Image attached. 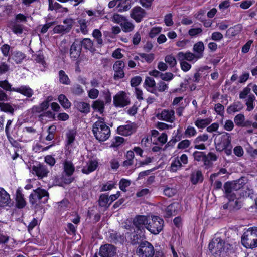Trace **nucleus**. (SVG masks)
<instances>
[{
    "mask_svg": "<svg viewBox=\"0 0 257 257\" xmlns=\"http://www.w3.org/2000/svg\"><path fill=\"white\" fill-rule=\"evenodd\" d=\"M92 131L96 139L99 141H104L110 136V128L101 121L94 123Z\"/></svg>",
    "mask_w": 257,
    "mask_h": 257,
    "instance_id": "1",
    "label": "nucleus"
},
{
    "mask_svg": "<svg viewBox=\"0 0 257 257\" xmlns=\"http://www.w3.org/2000/svg\"><path fill=\"white\" fill-rule=\"evenodd\" d=\"M242 245L248 248L257 247V227L249 228L241 237Z\"/></svg>",
    "mask_w": 257,
    "mask_h": 257,
    "instance_id": "2",
    "label": "nucleus"
},
{
    "mask_svg": "<svg viewBox=\"0 0 257 257\" xmlns=\"http://www.w3.org/2000/svg\"><path fill=\"white\" fill-rule=\"evenodd\" d=\"M49 198V194L48 192L44 190L38 188L33 190V192L29 196V201L32 205L38 203H46Z\"/></svg>",
    "mask_w": 257,
    "mask_h": 257,
    "instance_id": "3",
    "label": "nucleus"
},
{
    "mask_svg": "<svg viewBox=\"0 0 257 257\" xmlns=\"http://www.w3.org/2000/svg\"><path fill=\"white\" fill-rule=\"evenodd\" d=\"M136 252L138 257H154L155 248L150 242L144 240L138 246Z\"/></svg>",
    "mask_w": 257,
    "mask_h": 257,
    "instance_id": "4",
    "label": "nucleus"
},
{
    "mask_svg": "<svg viewBox=\"0 0 257 257\" xmlns=\"http://www.w3.org/2000/svg\"><path fill=\"white\" fill-rule=\"evenodd\" d=\"M164 221L160 217L157 216H151V219H149L148 224L146 226L150 232L154 235L158 234L163 229Z\"/></svg>",
    "mask_w": 257,
    "mask_h": 257,
    "instance_id": "5",
    "label": "nucleus"
},
{
    "mask_svg": "<svg viewBox=\"0 0 257 257\" xmlns=\"http://www.w3.org/2000/svg\"><path fill=\"white\" fill-rule=\"evenodd\" d=\"M215 148L217 151L221 152L231 144L230 135L224 133L216 136L214 140Z\"/></svg>",
    "mask_w": 257,
    "mask_h": 257,
    "instance_id": "6",
    "label": "nucleus"
},
{
    "mask_svg": "<svg viewBox=\"0 0 257 257\" xmlns=\"http://www.w3.org/2000/svg\"><path fill=\"white\" fill-rule=\"evenodd\" d=\"M63 22L65 25H57L54 27L53 29L54 34L64 35L69 33L75 23L74 19L71 18L64 19Z\"/></svg>",
    "mask_w": 257,
    "mask_h": 257,
    "instance_id": "7",
    "label": "nucleus"
},
{
    "mask_svg": "<svg viewBox=\"0 0 257 257\" xmlns=\"http://www.w3.org/2000/svg\"><path fill=\"white\" fill-rule=\"evenodd\" d=\"M208 248L213 254L219 256L224 251V242L220 238L212 240L209 244Z\"/></svg>",
    "mask_w": 257,
    "mask_h": 257,
    "instance_id": "8",
    "label": "nucleus"
},
{
    "mask_svg": "<svg viewBox=\"0 0 257 257\" xmlns=\"http://www.w3.org/2000/svg\"><path fill=\"white\" fill-rule=\"evenodd\" d=\"M149 219L145 215H137L133 219V223L138 230L142 232L148 224Z\"/></svg>",
    "mask_w": 257,
    "mask_h": 257,
    "instance_id": "9",
    "label": "nucleus"
},
{
    "mask_svg": "<svg viewBox=\"0 0 257 257\" xmlns=\"http://www.w3.org/2000/svg\"><path fill=\"white\" fill-rule=\"evenodd\" d=\"M130 103L126 94L120 92L113 97V104L116 107H123Z\"/></svg>",
    "mask_w": 257,
    "mask_h": 257,
    "instance_id": "10",
    "label": "nucleus"
},
{
    "mask_svg": "<svg viewBox=\"0 0 257 257\" xmlns=\"http://www.w3.org/2000/svg\"><path fill=\"white\" fill-rule=\"evenodd\" d=\"M132 0H113V11L122 12L128 10L131 6Z\"/></svg>",
    "mask_w": 257,
    "mask_h": 257,
    "instance_id": "11",
    "label": "nucleus"
},
{
    "mask_svg": "<svg viewBox=\"0 0 257 257\" xmlns=\"http://www.w3.org/2000/svg\"><path fill=\"white\" fill-rule=\"evenodd\" d=\"M146 15L145 10L140 6L134 7L131 11L130 16L137 23L140 22Z\"/></svg>",
    "mask_w": 257,
    "mask_h": 257,
    "instance_id": "12",
    "label": "nucleus"
},
{
    "mask_svg": "<svg viewBox=\"0 0 257 257\" xmlns=\"http://www.w3.org/2000/svg\"><path fill=\"white\" fill-rule=\"evenodd\" d=\"M80 45L79 40L77 39L75 40L71 46L70 55L74 60L77 59L81 54L82 48Z\"/></svg>",
    "mask_w": 257,
    "mask_h": 257,
    "instance_id": "13",
    "label": "nucleus"
},
{
    "mask_svg": "<svg viewBox=\"0 0 257 257\" xmlns=\"http://www.w3.org/2000/svg\"><path fill=\"white\" fill-rule=\"evenodd\" d=\"M98 162L95 160H90L86 163L85 166H84L82 172L84 174H88L90 173L95 171L98 167Z\"/></svg>",
    "mask_w": 257,
    "mask_h": 257,
    "instance_id": "14",
    "label": "nucleus"
},
{
    "mask_svg": "<svg viewBox=\"0 0 257 257\" xmlns=\"http://www.w3.org/2000/svg\"><path fill=\"white\" fill-rule=\"evenodd\" d=\"M32 169L36 174L41 178L47 176L49 173V171L46 166L41 164H39L37 166H33Z\"/></svg>",
    "mask_w": 257,
    "mask_h": 257,
    "instance_id": "15",
    "label": "nucleus"
},
{
    "mask_svg": "<svg viewBox=\"0 0 257 257\" xmlns=\"http://www.w3.org/2000/svg\"><path fill=\"white\" fill-rule=\"evenodd\" d=\"M99 254L101 257H112V245L106 244L102 245L99 250ZM94 257H98L96 255Z\"/></svg>",
    "mask_w": 257,
    "mask_h": 257,
    "instance_id": "16",
    "label": "nucleus"
},
{
    "mask_svg": "<svg viewBox=\"0 0 257 257\" xmlns=\"http://www.w3.org/2000/svg\"><path fill=\"white\" fill-rule=\"evenodd\" d=\"M177 57L180 61L186 60L189 61L193 60L196 61L199 58H197V55L191 52L183 53L180 52L177 54Z\"/></svg>",
    "mask_w": 257,
    "mask_h": 257,
    "instance_id": "17",
    "label": "nucleus"
},
{
    "mask_svg": "<svg viewBox=\"0 0 257 257\" xmlns=\"http://www.w3.org/2000/svg\"><path fill=\"white\" fill-rule=\"evenodd\" d=\"M13 91L20 93L27 97H31L33 94L32 89L27 86H21L19 88H13Z\"/></svg>",
    "mask_w": 257,
    "mask_h": 257,
    "instance_id": "18",
    "label": "nucleus"
},
{
    "mask_svg": "<svg viewBox=\"0 0 257 257\" xmlns=\"http://www.w3.org/2000/svg\"><path fill=\"white\" fill-rule=\"evenodd\" d=\"M117 133L122 136H129L133 133L132 126L130 124L119 126L117 129Z\"/></svg>",
    "mask_w": 257,
    "mask_h": 257,
    "instance_id": "19",
    "label": "nucleus"
},
{
    "mask_svg": "<svg viewBox=\"0 0 257 257\" xmlns=\"http://www.w3.org/2000/svg\"><path fill=\"white\" fill-rule=\"evenodd\" d=\"M10 201L9 194L3 188H0V206L8 205Z\"/></svg>",
    "mask_w": 257,
    "mask_h": 257,
    "instance_id": "20",
    "label": "nucleus"
},
{
    "mask_svg": "<svg viewBox=\"0 0 257 257\" xmlns=\"http://www.w3.org/2000/svg\"><path fill=\"white\" fill-rule=\"evenodd\" d=\"M204 50V45L202 42L199 41L195 43L193 46V51L196 53L197 58H201L203 57Z\"/></svg>",
    "mask_w": 257,
    "mask_h": 257,
    "instance_id": "21",
    "label": "nucleus"
},
{
    "mask_svg": "<svg viewBox=\"0 0 257 257\" xmlns=\"http://www.w3.org/2000/svg\"><path fill=\"white\" fill-rule=\"evenodd\" d=\"M144 85L148 87L147 90L152 93H155L156 89H155L156 82L154 79L151 77H147L145 79Z\"/></svg>",
    "mask_w": 257,
    "mask_h": 257,
    "instance_id": "22",
    "label": "nucleus"
},
{
    "mask_svg": "<svg viewBox=\"0 0 257 257\" xmlns=\"http://www.w3.org/2000/svg\"><path fill=\"white\" fill-rule=\"evenodd\" d=\"M79 43L81 48L83 47L85 49L91 52L95 51V49L93 48V43L90 39L84 38L82 40H79Z\"/></svg>",
    "mask_w": 257,
    "mask_h": 257,
    "instance_id": "23",
    "label": "nucleus"
},
{
    "mask_svg": "<svg viewBox=\"0 0 257 257\" xmlns=\"http://www.w3.org/2000/svg\"><path fill=\"white\" fill-rule=\"evenodd\" d=\"M203 179L202 172L199 170L192 172L190 177V180L193 184H196L199 181L202 182Z\"/></svg>",
    "mask_w": 257,
    "mask_h": 257,
    "instance_id": "24",
    "label": "nucleus"
},
{
    "mask_svg": "<svg viewBox=\"0 0 257 257\" xmlns=\"http://www.w3.org/2000/svg\"><path fill=\"white\" fill-rule=\"evenodd\" d=\"M179 204L177 203H174L169 205L166 209V216L170 217L172 215H176L177 209L179 207Z\"/></svg>",
    "mask_w": 257,
    "mask_h": 257,
    "instance_id": "25",
    "label": "nucleus"
},
{
    "mask_svg": "<svg viewBox=\"0 0 257 257\" xmlns=\"http://www.w3.org/2000/svg\"><path fill=\"white\" fill-rule=\"evenodd\" d=\"M75 167L72 163L70 161H65L64 163V173L66 175H71L73 174Z\"/></svg>",
    "mask_w": 257,
    "mask_h": 257,
    "instance_id": "26",
    "label": "nucleus"
},
{
    "mask_svg": "<svg viewBox=\"0 0 257 257\" xmlns=\"http://www.w3.org/2000/svg\"><path fill=\"white\" fill-rule=\"evenodd\" d=\"M75 106L80 112H89L90 105L89 103L84 102H76L75 103Z\"/></svg>",
    "mask_w": 257,
    "mask_h": 257,
    "instance_id": "27",
    "label": "nucleus"
},
{
    "mask_svg": "<svg viewBox=\"0 0 257 257\" xmlns=\"http://www.w3.org/2000/svg\"><path fill=\"white\" fill-rule=\"evenodd\" d=\"M16 201L17 207L19 208H22L26 205L23 195L20 190H17L16 192Z\"/></svg>",
    "mask_w": 257,
    "mask_h": 257,
    "instance_id": "28",
    "label": "nucleus"
},
{
    "mask_svg": "<svg viewBox=\"0 0 257 257\" xmlns=\"http://www.w3.org/2000/svg\"><path fill=\"white\" fill-rule=\"evenodd\" d=\"M211 122V119L207 118L205 119L198 118L195 121V125L198 128H203L206 127Z\"/></svg>",
    "mask_w": 257,
    "mask_h": 257,
    "instance_id": "29",
    "label": "nucleus"
},
{
    "mask_svg": "<svg viewBox=\"0 0 257 257\" xmlns=\"http://www.w3.org/2000/svg\"><path fill=\"white\" fill-rule=\"evenodd\" d=\"M174 113H157V117L166 121L172 122L174 120Z\"/></svg>",
    "mask_w": 257,
    "mask_h": 257,
    "instance_id": "30",
    "label": "nucleus"
},
{
    "mask_svg": "<svg viewBox=\"0 0 257 257\" xmlns=\"http://www.w3.org/2000/svg\"><path fill=\"white\" fill-rule=\"evenodd\" d=\"M59 81L61 83L64 85H70L71 80L69 78L68 75L63 70H60L59 72Z\"/></svg>",
    "mask_w": 257,
    "mask_h": 257,
    "instance_id": "31",
    "label": "nucleus"
},
{
    "mask_svg": "<svg viewBox=\"0 0 257 257\" xmlns=\"http://www.w3.org/2000/svg\"><path fill=\"white\" fill-rule=\"evenodd\" d=\"M49 106V104L45 100L39 106H34L32 109V112H41L46 110Z\"/></svg>",
    "mask_w": 257,
    "mask_h": 257,
    "instance_id": "32",
    "label": "nucleus"
},
{
    "mask_svg": "<svg viewBox=\"0 0 257 257\" xmlns=\"http://www.w3.org/2000/svg\"><path fill=\"white\" fill-rule=\"evenodd\" d=\"M26 55L20 51L15 52L12 55V59L17 64H19L26 58Z\"/></svg>",
    "mask_w": 257,
    "mask_h": 257,
    "instance_id": "33",
    "label": "nucleus"
},
{
    "mask_svg": "<svg viewBox=\"0 0 257 257\" xmlns=\"http://www.w3.org/2000/svg\"><path fill=\"white\" fill-rule=\"evenodd\" d=\"M104 107V102L99 99L94 101L92 105V107L94 110L98 111L99 112H103Z\"/></svg>",
    "mask_w": 257,
    "mask_h": 257,
    "instance_id": "34",
    "label": "nucleus"
},
{
    "mask_svg": "<svg viewBox=\"0 0 257 257\" xmlns=\"http://www.w3.org/2000/svg\"><path fill=\"white\" fill-rule=\"evenodd\" d=\"M58 100L60 104L64 108H69L71 106V103L64 94H60L58 96Z\"/></svg>",
    "mask_w": 257,
    "mask_h": 257,
    "instance_id": "35",
    "label": "nucleus"
},
{
    "mask_svg": "<svg viewBox=\"0 0 257 257\" xmlns=\"http://www.w3.org/2000/svg\"><path fill=\"white\" fill-rule=\"evenodd\" d=\"M255 99V96L253 94H250L247 96V99H246L247 111H250L253 110L254 108L253 102Z\"/></svg>",
    "mask_w": 257,
    "mask_h": 257,
    "instance_id": "36",
    "label": "nucleus"
},
{
    "mask_svg": "<svg viewBox=\"0 0 257 257\" xmlns=\"http://www.w3.org/2000/svg\"><path fill=\"white\" fill-rule=\"evenodd\" d=\"M121 27L124 32H130L134 30L135 26L132 22L125 20L123 23H121Z\"/></svg>",
    "mask_w": 257,
    "mask_h": 257,
    "instance_id": "37",
    "label": "nucleus"
},
{
    "mask_svg": "<svg viewBox=\"0 0 257 257\" xmlns=\"http://www.w3.org/2000/svg\"><path fill=\"white\" fill-rule=\"evenodd\" d=\"M241 27L239 25H235L229 28L226 32V34L231 36H235L241 31Z\"/></svg>",
    "mask_w": 257,
    "mask_h": 257,
    "instance_id": "38",
    "label": "nucleus"
},
{
    "mask_svg": "<svg viewBox=\"0 0 257 257\" xmlns=\"http://www.w3.org/2000/svg\"><path fill=\"white\" fill-rule=\"evenodd\" d=\"M88 22V21H86V19H80L78 21V23L80 25V30L84 34H87L88 32V29L87 28V23Z\"/></svg>",
    "mask_w": 257,
    "mask_h": 257,
    "instance_id": "39",
    "label": "nucleus"
},
{
    "mask_svg": "<svg viewBox=\"0 0 257 257\" xmlns=\"http://www.w3.org/2000/svg\"><path fill=\"white\" fill-rule=\"evenodd\" d=\"M71 92L76 95H80L84 92L81 86L78 84H74L70 88Z\"/></svg>",
    "mask_w": 257,
    "mask_h": 257,
    "instance_id": "40",
    "label": "nucleus"
},
{
    "mask_svg": "<svg viewBox=\"0 0 257 257\" xmlns=\"http://www.w3.org/2000/svg\"><path fill=\"white\" fill-rule=\"evenodd\" d=\"M109 201L108 195L106 194H103L100 195L99 199V205L101 207H108L110 204L111 202L108 204Z\"/></svg>",
    "mask_w": 257,
    "mask_h": 257,
    "instance_id": "41",
    "label": "nucleus"
},
{
    "mask_svg": "<svg viewBox=\"0 0 257 257\" xmlns=\"http://www.w3.org/2000/svg\"><path fill=\"white\" fill-rule=\"evenodd\" d=\"M244 116L241 113L238 114L234 118L235 123L238 126H244L246 125V123L244 122Z\"/></svg>",
    "mask_w": 257,
    "mask_h": 257,
    "instance_id": "42",
    "label": "nucleus"
},
{
    "mask_svg": "<svg viewBox=\"0 0 257 257\" xmlns=\"http://www.w3.org/2000/svg\"><path fill=\"white\" fill-rule=\"evenodd\" d=\"M182 167V164L180 162L179 158H175L174 160L172 162L170 166V171L172 172H176Z\"/></svg>",
    "mask_w": 257,
    "mask_h": 257,
    "instance_id": "43",
    "label": "nucleus"
},
{
    "mask_svg": "<svg viewBox=\"0 0 257 257\" xmlns=\"http://www.w3.org/2000/svg\"><path fill=\"white\" fill-rule=\"evenodd\" d=\"M243 105L240 102H235L228 108V112H236L241 111Z\"/></svg>",
    "mask_w": 257,
    "mask_h": 257,
    "instance_id": "44",
    "label": "nucleus"
},
{
    "mask_svg": "<svg viewBox=\"0 0 257 257\" xmlns=\"http://www.w3.org/2000/svg\"><path fill=\"white\" fill-rule=\"evenodd\" d=\"M0 109L5 112H13L15 110L13 107L9 103L0 102Z\"/></svg>",
    "mask_w": 257,
    "mask_h": 257,
    "instance_id": "45",
    "label": "nucleus"
},
{
    "mask_svg": "<svg viewBox=\"0 0 257 257\" xmlns=\"http://www.w3.org/2000/svg\"><path fill=\"white\" fill-rule=\"evenodd\" d=\"M168 85L163 81H160L158 82L156 86V90L159 92H164L168 89Z\"/></svg>",
    "mask_w": 257,
    "mask_h": 257,
    "instance_id": "46",
    "label": "nucleus"
},
{
    "mask_svg": "<svg viewBox=\"0 0 257 257\" xmlns=\"http://www.w3.org/2000/svg\"><path fill=\"white\" fill-rule=\"evenodd\" d=\"M165 61L170 67H174L177 64L176 59L171 55H167L165 58Z\"/></svg>",
    "mask_w": 257,
    "mask_h": 257,
    "instance_id": "47",
    "label": "nucleus"
},
{
    "mask_svg": "<svg viewBox=\"0 0 257 257\" xmlns=\"http://www.w3.org/2000/svg\"><path fill=\"white\" fill-rule=\"evenodd\" d=\"M163 192L165 196L171 197L176 194V190L173 188L165 186L163 189Z\"/></svg>",
    "mask_w": 257,
    "mask_h": 257,
    "instance_id": "48",
    "label": "nucleus"
},
{
    "mask_svg": "<svg viewBox=\"0 0 257 257\" xmlns=\"http://www.w3.org/2000/svg\"><path fill=\"white\" fill-rule=\"evenodd\" d=\"M92 35L96 39L97 42L99 45L102 44V34L99 30L97 29H95L93 32Z\"/></svg>",
    "mask_w": 257,
    "mask_h": 257,
    "instance_id": "49",
    "label": "nucleus"
},
{
    "mask_svg": "<svg viewBox=\"0 0 257 257\" xmlns=\"http://www.w3.org/2000/svg\"><path fill=\"white\" fill-rule=\"evenodd\" d=\"M184 134L186 137H191L195 136L197 134V132L194 127L189 126L186 129Z\"/></svg>",
    "mask_w": 257,
    "mask_h": 257,
    "instance_id": "50",
    "label": "nucleus"
},
{
    "mask_svg": "<svg viewBox=\"0 0 257 257\" xmlns=\"http://www.w3.org/2000/svg\"><path fill=\"white\" fill-rule=\"evenodd\" d=\"M67 137V144L71 145L72 143H73L75 138V133L73 130L69 131L66 134Z\"/></svg>",
    "mask_w": 257,
    "mask_h": 257,
    "instance_id": "51",
    "label": "nucleus"
},
{
    "mask_svg": "<svg viewBox=\"0 0 257 257\" xmlns=\"http://www.w3.org/2000/svg\"><path fill=\"white\" fill-rule=\"evenodd\" d=\"M33 56L34 57L35 60L36 61V62L41 63L43 65L45 63L44 57L42 54V51H39L38 54L34 55Z\"/></svg>",
    "mask_w": 257,
    "mask_h": 257,
    "instance_id": "52",
    "label": "nucleus"
},
{
    "mask_svg": "<svg viewBox=\"0 0 257 257\" xmlns=\"http://www.w3.org/2000/svg\"><path fill=\"white\" fill-rule=\"evenodd\" d=\"M162 30V28L159 27H155L151 29L150 33H149V36L150 38H153L155 36H156L158 34H159Z\"/></svg>",
    "mask_w": 257,
    "mask_h": 257,
    "instance_id": "53",
    "label": "nucleus"
},
{
    "mask_svg": "<svg viewBox=\"0 0 257 257\" xmlns=\"http://www.w3.org/2000/svg\"><path fill=\"white\" fill-rule=\"evenodd\" d=\"M0 87L6 91H13L11 85L6 80L0 81Z\"/></svg>",
    "mask_w": 257,
    "mask_h": 257,
    "instance_id": "54",
    "label": "nucleus"
},
{
    "mask_svg": "<svg viewBox=\"0 0 257 257\" xmlns=\"http://www.w3.org/2000/svg\"><path fill=\"white\" fill-rule=\"evenodd\" d=\"M124 68V63L122 60H118L115 62L113 65V70L115 71L123 70Z\"/></svg>",
    "mask_w": 257,
    "mask_h": 257,
    "instance_id": "55",
    "label": "nucleus"
},
{
    "mask_svg": "<svg viewBox=\"0 0 257 257\" xmlns=\"http://www.w3.org/2000/svg\"><path fill=\"white\" fill-rule=\"evenodd\" d=\"M139 55L142 58L144 59L148 63H151L154 59L153 54H147L145 53H140Z\"/></svg>",
    "mask_w": 257,
    "mask_h": 257,
    "instance_id": "56",
    "label": "nucleus"
},
{
    "mask_svg": "<svg viewBox=\"0 0 257 257\" xmlns=\"http://www.w3.org/2000/svg\"><path fill=\"white\" fill-rule=\"evenodd\" d=\"M142 81V78L139 76H136L131 78L130 83L132 87L138 86Z\"/></svg>",
    "mask_w": 257,
    "mask_h": 257,
    "instance_id": "57",
    "label": "nucleus"
},
{
    "mask_svg": "<svg viewBox=\"0 0 257 257\" xmlns=\"http://www.w3.org/2000/svg\"><path fill=\"white\" fill-rule=\"evenodd\" d=\"M252 86L251 84H249L246 87L243 89V90L240 92L239 94V97L241 99L246 98L247 95L250 93L251 89L250 87Z\"/></svg>",
    "mask_w": 257,
    "mask_h": 257,
    "instance_id": "58",
    "label": "nucleus"
},
{
    "mask_svg": "<svg viewBox=\"0 0 257 257\" xmlns=\"http://www.w3.org/2000/svg\"><path fill=\"white\" fill-rule=\"evenodd\" d=\"M12 29L13 31L14 32V33H15V34H22L23 31V26L22 25L18 24L17 23L14 24L13 25V26L12 28Z\"/></svg>",
    "mask_w": 257,
    "mask_h": 257,
    "instance_id": "59",
    "label": "nucleus"
},
{
    "mask_svg": "<svg viewBox=\"0 0 257 257\" xmlns=\"http://www.w3.org/2000/svg\"><path fill=\"white\" fill-rule=\"evenodd\" d=\"M61 180L65 184H69L73 182L74 178L71 177V175H66L65 173H63Z\"/></svg>",
    "mask_w": 257,
    "mask_h": 257,
    "instance_id": "60",
    "label": "nucleus"
},
{
    "mask_svg": "<svg viewBox=\"0 0 257 257\" xmlns=\"http://www.w3.org/2000/svg\"><path fill=\"white\" fill-rule=\"evenodd\" d=\"M174 75L171 72L162 73L161 78L165 81H170L173 79Z\"/></svg>",
    "mask_w": 257,
    "mask_h": 257,
    "instance_id": "61",
    "label": "nucleus"
},
{
    "mask_svg": "<svg viewBox=\"0 0 257 257\" xmlns=\"http://www.w3.org/2000/svg\"><path fill=\"white\" fill-rule=\"evenodd\" d=\"M208 139V135L207 134H203L198 136L194 141V143L199 144L201 142L206 141Z\"/></svg>",
    "mask_w": 257,
    "mask_h": 257,
    "instance_id": "62",
    "label": "nucleus"
},
{
    "mask_svg": "<svg viewBox=\"0 0 257 257\" xmlns=\"http://www.w3.org/2000/svg\"><path fill=\"white\" fill-rule=\"evenodd\" d=\"M126 20L125 18L119 14H113V22L119 24L120 26Z\"/></svg>",
    "mask_w": 257,
    "mask_h": 257,
    "instance_id": "63",
    "label": "nucleus"
},
{
    "mask_svg": "<svg viewBox=\"0 0 257 257\" xmlns=\"http://www.w3.org/2000/svg\"><path fill=\"white\" fill-rule=\"evenodd\" d=\"M202 32V29L201 28H192L189 30L188 34L191 37H195Z\"/></svg>",
    "mask_w": 257,
    "mask_h": 257,
    "instance_id": "64",
    "label": "nucleus"
}]
</instances>
